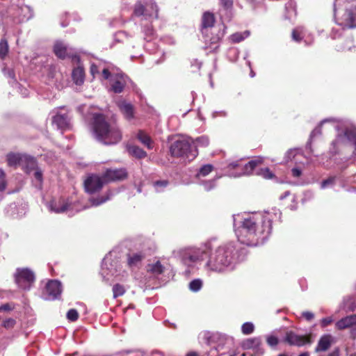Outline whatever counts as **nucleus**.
I'll use <instances>...</instances> for the list:
<instances>
[{"label":"nucleus","instance_id":"c9c22d12","mask_svg":"<svg viewBox=\"0 0 356 356\" xmlns=\"http://www.w3.org/2000/svg\"><path fill=\"white\" fill-rule=\"evenodd\" d=\"M219 5L225 11L231 13L234 6V0H218Z\"/></svg>","mask_w":356,"mask_h":356},{"label":"nucleus","instance_id":"9d476101","mask_svg":"<svg viewBox=\"0 0 356 356\" xmlns=\"http://www.w3.org/2000/svg\"><path fill=\"white\" fill-rule=\"evenodd\" d=\"M44 298L45 300H55L60 297L62 293L61 282L56 280H49L44 289Z\"/></svg>","mask_w":356,"mask_h":356},{"label":"nucleus","instance_id":"49530a36","mask_svg":"<svg viewBox=\"0 0 356 356\" xmlns=\"http://www.w3.org/2000/svg\"><path fill=\"white\" fill-rule=\"evenodd\" d=\"M15 323H16L15 320L10 318L5 320L3 322L2 325L6 329H10V328H13L14 327V325H15Z\"/></svg>","mask_w":356,"mask_h":356},{"label":"nucleus","instance_id":"412c9836","mask_svg":"<svg viewBox=\"0 0 356 356\" xmlns=\"http://www.w3.org/2000/svg\"><path fill=\"white\" fill-rule=\"evenodd\" d=\"M24 154L9 153L7 155L8 165L11 167L17 168L21 166Z\"/></svg>","mask_w":356,"mask_h":356},{"label":"nucleus","instance_id":"7ed1b4c3","mask_svg":"<svg viewBox=\"0 0 356 356\" xmlns=\"http://www.w3.org/2000/svg\"><path fill=\"white\" fill-rule=\"evenodd\" d=\"M233 252V247H219L210 257L207 265L212 270L222 271L232 263Z\"/></svg>","mask_w":356,"mask_h":356},{"label":"nucleus","instance_id":"5fc2aeb1","mask_svg":"<svg viewBox=\"0 0 356 356\" xmlns=\"http://www.w3.org/2000/svg\"><path fill=\"white\" fill-rule=\"evenodd\" d=\"M332 322V319L330 317L324 318L321 320V325L323 327H325L330 325Z\"/></svg>","mask_w":356,"mask_h":356},{"label":"nucleus","instance_id":"20e7f679","mask_svg":"<svg viewBox=\"0 0 356 356\" xmlns=\"http://www.w3.org/2000/svg\"><path fill=\"white\" fill-rule=\"evenodd\" d=\"M101 77L103 80L109 81L111 89H131L135 87L132 80L122 72L112 73L108 69L104 68Z\"/></svg>","mask_w":356,"mask_h":356},{"label":"nucleus","instance_id":"8fccbe9b","mask_svg":"<svg viewBox=\"0 0 356 356\" xmlns=\"http://www.w3.org/2000/svg\"><path fill=\"white\" fill-rule=\"evenodd\" d=\"M90 72L91 75L95 77V74L99 73V68L98 66L95 64H92L90 67Z\"/></svg>","mask_w":356,"mask_h":356},{"label":"nucleus","instance_id":"69168bd1","mask_svg":"<svg viewBox=\"0 0 356 356\" xmlns=\"http://www.w3.org/2000/svg\"><path fill=\"white\" fill-rule=\"evenodd\" d=\"M298 356H309V354L308 352H305V353L300 354Z\"/></svg>","mask_w":356,"mask_h":356},{"label":"nucleus","instance_id":"f704fd0d","mask_svg":"<svg viewBox=\"0 0 356 356\" xmlns=\"http://www.w3.org/2000/svg\"><path fill=\"white\" fill-rule=\"evenodd\" d=\"M213 170V166L211 164H205L202 165L200 170L196 177L199 176L205 177L209 175Z\"/></svg>","mask_w":356,"mask_h":356},{"label":"nucleus","instance_id":"5701e85b","mask_svg":"<svg viewBox=\"0 0 356 356\" xmlns=\"http://www.w3.org/2000/svg\"><path fill=\"white\" fill-rule=\"evenodd\" d=\"M127 151L130 155L138 159H144L147 155L145 151L136 145L128 146Z\"/></svg>","mask_w":356,"mask_h":356},{"label":"nucleus","instance_id":"13d9d810","mask_svg":"<svg viewBox=\"0 0 356 356\" xmlns=\"http://www.w3.org/2000/svg\"><path fill=\"white\" fill-rule=\"evenodd\" d=\"M232 39L236 42H241L243 38L240 34H234L232 35Z\"/></svg>","mask_w":356,"mask_h":356},{"label":"nucleus","instance_id":"aec40b11","mask_svg":"<svg viewBox=\"0 0 356 356\" xmlns=\"http://www.w3.org/2000/svg\"><path fill=\"white\" fill-rule=\"evenodd\" d=\"M205 257H207V253L205 251H198L195 252L193 254H186L183 256L182 259L186 264H188V261L195 262L197 261H202L204 259Z\"/></svg>","mask_w":356,"mask_h":356},{"label":"nucleus","instance_id":"3c124183","mask_svg":"<svg viewBox=\"0 0 356 356\" xmlns=\"http://www.w3.org/2000/svg\"><path fill=\"white\" fill-rule=\"evenodd\" d=\"M302 316L308 321H312L314 318V314L311 312H304Z\"/></svg>","mask_w":356,"mask_h":356},{"label":"nucleus","instance_id":"603ef678","mask_svg":"<svg viewBox=\"0 0 356 356\" xmlns=\"http://www.w3.org/2000/svg\"><path fill=\"white\" fill-rule=\"evenodd\" d=\"M13 309V307L9 303H6L0 306V312L11 311Z\"/></svg>","mask_w":356,"mask_h":356},{"label":"nucleus","instance_id":"393cba45","mask_svg":"<svg viewBox=\"0 0 356 356\" xmlns=\"http://www.w3.org/2000/svg\"><path fill=\"white\" fill-rule=\"evenodd\" d=\"M50 209L56 213H63L67 211L68 204L65 203L63 200H60L58 202L52 200L50 202Z\"/></svg>","mask_w":356,"mask_h":356},{"label":"nucleus","instance_id":"c03bdc74","mask_svg":"<svg viewBox=\"0 0 356 356\" xmlns=\"http://www.w3.org/2000/svg\"><path fill=\"white\" fill-rule=\"evenodd\" d=\"M169 184L168 180H158L153 182L154 187L159 191V188H165Z\"/></svg>","mask_w":356,"mask_h":356},{"label":"nucleus","instance_id":"4c0bfd02","mask_svg":"<svg viewBox=\"0 0 356 356\" xmlns=\"http://www.w3.org/2000/svg\"><path fill=\"white\" fill-rule=\"evenodd\" d=\"M193 143L195 145L193 149H197L196 148L198 146L204 147V146L208 145L209 139L207 137H204V136L199 137V138H196V140L193 142Z\"/></svg>","mask_w":356,"mask_h":356},{"label":"nucleus","instance_id":"c756f323","mask_svg":"<svg viewBox=\"0 0 356 356\" xmlns=\"http://www.w3.org/2000/svg\"><path fill=\"white\" fill-rule=\"evenodd\" d=\"M256 175L266 179H271L276 177L275 175L270 171L269 168H261L256 171Z\"/></svg>","mask_w":356,"mask_h":356},{"label":"nucleus","instance_id":"774afa93","mask_svg":"<svg viewBox=\"0 0 356 356\" xmlns=\"http://www.w3.org/2000/svg\"><path fill=\"white\" fill-rule=\"evenodd\" d=\"M278 356H288L286 354H280Z\"/></svg>","mask_w":356,"mask_h":356},{"label":"nucleus","instance_id":"680f3d73","mask_svg":"<svg viewBox=\"0 0 356 356\" xmlns=\"http://www.w3.org/2000/svg\"><path fill=\"white\" fill-rule=\"evenodd\" d=\"M6 179V173L0 168V180Z\"/></svg>","mask_w":356,"mask_h":356},{"label":"nucleus","instance_id":"9b49d317","mask_svg":"<svg viewBox=\"0 0 356 356\" xmlns=\"http://www.w3.org/2000/svg\"><path fill=\"white\" fill-rule=\"evenodd\" d=\"M106 184L102 176L92 175L84 181L85 190L88 193L93 194L102 190Z\"/></svg>","mask_w":356,"mask_h":356},{"label":"nucleus","instance_id":"0eeeda50","mask_svg":"<svg viewBox=\"0 0 356 356\" xmlns=\"http://www.w3.org/2000/svg\"><path fill=\"white\" fill-rule=\"evenodd\" d=\"M312 334L302 336L298 335L293 331H288L283 341L290 346H302L305 344H311L312 343Z\"/></svg>","mask_w":356,"mask_h":356},{"label":"nucleus","instance_id":"09e8293b","mask_svg":"<svg viewBox=\"0 0 356 356\" xmlns=\"http://www.w3.org/2000/svg\"><path fill=\"white\" fill-rule=\"evenodd\" d=\"M356 309V303L350 300L347 303V310L348 312H354Z\"/></svg>","mask_w":356,"mask_h":356},{"label":"nucleus","instance_id":"0e129e2a","mask_svg":"<svg viewBox=\"0 0 356 356\" xmlns=\"http://www.w3.org/2000/svg\"><path fill=\"white\" fill-rule=\"evenodd\" d=\"M186 356H198L197 353L196 352H190L188 353Z\"/></svg>","mask_w":356,"mask_h":356},{"label":"nucleus","instance_id":"cd10ccee","mask_svg":"<svg viewBox=\"0 0 356 356\" xmlns=\"http://www.w3.org/2000/svg\"><path fill=\"white\" fill-rule=\"evenodd\" d=\"M340 144H343L341 142V138H338L337 136V138L334 139L331 143V146L328 152L330 159H332L334 156L339 153V145Z\"/></svg>","mask_w":356,"mask_h":356},{"label":"nucleus","instance_id":"b1692460","mask_svg":"<svg viewBox=\"0 0 356 356\" xmlns=\"http://www.w3.org/2000/svg\"><path fill=\"white\" fill-rule=\"evenodd\" d=\"M216 19L214 15L209 11L204 13L202 17V27L204 29L213 26Z\"/></svg>","mask_w":356,"mask_h":356},{"label":"nucleus","instance_id":"6e6552de","mask_svg":"<svg viewBox=\"0 0 356 356\" xmlns=\"http://www.w3.org/2000/svg\"><path fill=\"white\" fill-rule=\"evenodd\" d=\"M55 55L60 59L64 60L66 58H70L73 62H76L78 64L80 63L81 59L76 53L68 51L67 46L60 41H57L53 49Z\"/></svg>","mask_w":356,"mask_h":356},{"label":"nucleus","instance_id":"de8ad7c7","mask_svg":"<svg viewBox=\"0 0 356 356\" xmlns=\"http://www.w3.org/2000/svg\"><path fill=\"white\" fill-rule=\"evenodd\" d=\"M34 170L35 171L34 173L35 178L40 182H42L43 179L42 170L38 167H37V169H35Z\"/></svg>","mask_w":356,"mask_h":356},{"label":"nucleus","instance_id":"a18cd8bd","mask_svg":"<svg viewBox=\"0 0 356 356\" xmlns=\"http://www.w3.org/2000/svg\"><path fill=\"white\" fill-rule=\"evenodd\" d=\"M336 181V177H330L321 182V187L325 188L328 186L334 185Z\"/></svg>","mask_w":356,"mask_h":356},{"label":"nucleus","instance_id":"338daca9","mask_svg":"<svg viewBox=\"0 0 356 356\" xmlns=\"http://www.w3.org/2000/svg\"><path fill=\"white\" fill-rule=\"evenodd\" d=\"M122 90H114V92H116V93H119V92H122Z\"/></svg>","mask_w":356,"mask_h":356},{"label":"nucleus","instance_id":"a19ab883","mask_svg":"<svg viewBox=\"0 0 356 356\" xmlns=\"http://www.w3.org/2000/svg\"><path fill=\"white\" fill-rule=\"evenodd\" d=\"M145 10V6L139 3L135 5L134 13L136 16L140 17L144 15Z\"/></svg>","mask_w":356,"mask_h":356},{"label":"nucleus","instance_id":"4d7b16f0","mask_svg":"<svg viewBox=\"0 0 356 356\" xmlns=\"http://www.w3.org/2000/svg\"><path fill=\"white\" fill-rule=\"evenodd\" d=\"M220 38L218 35L213 36L210 39V44H216L219 42Z\"/></svg>","mask_w":356,"mask_h":356},{"label":"nucleus","instance_id":"2f4dec72","mask_svg":"<svg viewBox=\"0 0 356 356\" xmlns=\"http://www.w3.org/2000/svg\"><path fill=\"white\" fill-rule=\"evenodd\" d=\"M148 271H150L152 273L160 275L162 274L164 271V267L162 266L159 261H157L154 264L148 265Z\"/></svg>","mask_w":356,"mask_h":356},{"label":"nucleus","instance_id":"7c9ffc66","mask_svg":"<svg viewBox=\"0 0 356 356\" xmlns=\"http://www.w3.org/2000/svg\"><path fill=\"white\" fill-rule=\"evenodd\" d=\"M9 47L8 41L6 38H2L0 40V58L4 60L8 55Z\"/></svg>","mask_w":356,"mask_h":356},{"label":"nucleus","instance_id":"72a5a7b5","mask_svg":"<svg viewBox=\"0 0 356 356\" xmlns=\"http://www.w3.org/2000/svg\"><path fill=\"white\" fill-rule=\"evenodd\" d=\"M109 198H110V195H109V193H108L105 195H102V196H100L98 197H92L90 199V202H91L92 205L98 206V205L105 202L108 200H109Z\"/></svg>","mask_w":356,"mask_h":356},{"label":"nucleus","instance_id":"37998d69","mask_svg":"<svg viewBox=\"0 0 356 356\" xmlns=\"http://www.w3.org/2000/svg\"><path fill=\"white\" fill-rule=\"evenodd\" d=\"M266 341L270 346L275 347L279 343V339L274 335H270L266 337Z\"/></svg>","mask_w":356,"mask_h":356},{"label":"nucleus","instance_id":"dca6fc26","mask_svg":"<svg viewBox=\"0 0 356 356\" xmlns=\"http://www.w3.org/2000/svg\"><path fill=\"white\" fill-rule=\"evenodd\" d=\"M118 105L120 111L127 120H131L134 118V107L131 103L126 101H121L118 102Z\"/></svg>","mask_w":356,"mask_h":356},{"label":"nucleus","instance_id":"ea45409f","mask_svg":"<svg viewBox=\"0 0 356 356\" xmlns=\"http://www.w3.org/2000/svg\"><path fill=\"white\" fill-rule=\"evenodd\" d=\"M241 330L244 334H250L254 332V326L252 323H245L242 325Z\"/></svg>","mask_w":356,"mask_h":356},{"label":"nucleus","instance_id":"58836bf2","mask_svg":"<svg viewBox=\"0 0 356 356\" xmlns=\"http://www.w3.org/2000/svg\"><path fill=\"white\" fill-rule=\"evenodd\" d=\"M202 286V282L199 279H196L190 282L189 289L193 291H197L201 289Z\"/></svg>","mask_w":356,"mask_h":356},{"label":"nucleus","instance_id":"4be33fe9","mask_svg":"<svg viewBox=\"0 0 356 356\" xmlns=\"http://www.w3.org/2000/svg\"><path fill=\"white\" fill-rule=\"evenodd\" d=\"M72 76L74 82L77 85H81L84 81L85 72L83 67L79 65L74 68L72 73Z\"/></svg>","mask_w":356,"mask_h":356},{"label":"nucleus","instance_id":"79ce46f5","mask_svg":"<svg viewBox=\"0 0 356 356\" xmlns=\"http://www.w3.org/2000/svg\"><path fill=\"white\" fill-rule=\"evenodd\" d=\"M67 318L70 321H76L79 318V313L76 309H71L67 313Z\"/></svg>","mask_w":356,"mask_h":356},{"label":"nucleus","instance_id":"a878e982","mask_svg":"<svg viewBox=\"0 0 356 356\" xmlns=\"http://www.w3.org/2000/svg\"><path fill=\"white\" fill-rule=\"evenodd\" d=\"M145 258V254L140 253H134L133 254H127V264L129 267L136 266Z\"/></svg>","mask_w":356,"mask_h":356},{"label":"nucleus","instance_id":"052dcab7","mask_svg":"<svg viewBox=\"0 0 356 356\" xmlns=\"http://www.w3.org/2000/svg\"><path fill=\"white\" fill-rule=\"evenodd\" d=\"M239 167V164L237 163H232L229 165V168L231 169H236Z\"/></svg>","mask_w":356,"mask_h":356},{"label":"nucleus","instance_id":"6e6d98bb","mask_svg":"<svg viewBox=\"0 0 356 356\" xmlns=\"http://www.w3.org/2000/svg\"><path fill=\"white\" fill-rule=\"evenodd\" d=\"M6 187H7L6 179L0 180V192L5 191Z\"/></svg>","mask_w":356,"mask_h":356},{"label":"nucleus","instance_id":"f8f14e48","mask_svg":"<svg viewBox=\"0 0 356 356\" xmlns=\"http://www.w3.org/2000/svg\"><path fill=\"white\" fill-rule=\"evenodd\" d=\"M52 122L57 126L58 129L62 131L70 129L72 127L70 119L67 114L57 113L53 117Z\"/></svg>","mask_w":356,"mask_h":356},{"label":"nucleus","instance_id":"423d86ee","mask_svg":"<svg viewBox=\"0 0 356 356\" xmlns=\"http://www.w3.org/2000/svg\"><path fill=\"white\" fill-rule=\"evenodd\" d=\"M16 284L22 289H29L35 280L33 271L28 268H17L15 275Z\"/></svg>","mask_w":356,"mask_h":356},{"label":"nucleus","instance_id":"f257e3e1","mask_svg":"<svg viewBox=\"0 0 356 356\" xmlns=\"http://www.w3.org/2000/svg\"><path fill=\"white\" fill-rule=\"evenodd\" d=\"M94 137L106 145H113L122 140V134L115 123L110 122L102 113H94L91 119Z\"/></svg>","mask_w":356,"mask_h":356},{"label":"nucleus","instance_id":"bf43d9fd","mask_svg":"<svg viewBox=\"0 0 356 356\" xmlns=\"http://www.w3.org/2000/svg\"><path fill=\"white\" fill-rule=\"evenodd\" d=\"M327 356H339V349L338 348H335Z\"/></svg>","mask_w":356,"mask_h":356},{"label":"nucleus","instance_id":"f3484780","mask_svg":"<svg viewBox=\"0 0 356 356\" xmlns=\"http://www.w3.org/2000/svg\"><path fill=\"white\" fill-rule=\"evenodd\" d=\"M356 324V314H351L342 318L336 323V327L338 330H342L349 328Z\"/></svg>","mask_w":356,"mask_h":356},{"label":"nucleus","instance_id":"4468645a","mask_svg":"<svg viewBox=\"0 0 356 356\" xmlns=\"http://www.w3.org/2000/svg\"><path fill=\"white\" fill-rule=\"evenodd\" d=\"M263 163L262 159H257L250 161L245 165L241 168V172L237 175H234V177H239L243 175H250L256 168Z\"/></svg>","mask_w":356,"mask_h":356},{"label":"nucleus","instance_id":"6ab92c4d","mask_svg":"<svg viewBox=\"0 0 356 356\" xmlns=\"http://www.w3.org/2000/svg\"><path fill=\"white\" fill-rule=\"evenodd\" d=\"M338 138H341L343 144L348 143L351 145L356 146V130L355 129H346L343 134L337 136Z\"/></svg>","mask_w":356,"mask_h":356},{"label":"nucleus","instance_id":"c85d7f7f","mask_svg":"<svg viewBox=\"0 0 356 356\" xmlns=\"http://www.w3.org/2000/svg\"><path fill=\"white\" fill-rule=\"evenodd\" d=\"M261 344V339L259 338L248 339L243 343V348L244 349H251L258 348Z\"/></svg>","mask_w":356,"mask_h":356},{"label":"nucleus","instance_id":"e433bc0d","mask_svg":"<svg viewBox=\"0 0 356 356\" xmlns=\"http://www.w3.org/2000/svg\"><path fill=\"white\" fill-rule=\"evenodd\" d=\"M113 297L115 298L118 296H122L125 289L124 286L120 284H115L113 287Z\"/></svg>","mask_w":356,"mask_h":356},{"label":"nucleus","instance_id":"bb28decb","mask_svg":"<svg viewBox=\"0 0 356 356\" xmlns=\"http://www.w3.org/2000/svg\"><path fill=\"white\" fill-rule=\"evenodd\" d=\"M137 138L146 146L148 149H151L153 148L152 140L151 138L144 132L143 130H139L137 134Z\"/></svg>","mask_w":356,"mask_h":356},{"label":"nucleus","instance_id":"39448f33","mask_svg":"<svg viewBox=\"0 0 356 356\" xmlns=\"http://www.w3.org/2000/svg\"><path fill=\"white\" fill-rule=\"evenodd\" d=\"M170 154L173 157H185L189 161L197 155V150L193 149L191 144L186 140H177L170 147Z\"/></svg>","mask_w":356,"mask_h":356},{"label":"nucleus","instance_id":"f03ea898","mask_svg":"<svg viewBox=\"0 0 356 356\" xmlns=\"http://www.w3.org/2000/svg\"><path fill=\"white\" fill-rule=\"evenodd\" d=\"M272 221L264 218L257 221L254 218H246L243 222L241 233L246 238L243 242L250 245H256L263 241L270 234Z\"/></svg>","mask_w":356,"mask_h":356},{"label":"nucleus","instance_id":"2eb2a0df","mask_svg":"<svg viewBox=\"0 0 356 356\" xmlns=\"http://www.w3.org/2000/svg\"><path fill=\"white\" fill-rule=\"evenodd\" d=\"M343 17L344 24L348 28H356V6L350 9H346Z\"/></svg>","mask_w":356,"mask_h":356},{"label":"nucleus","instance_id":"473e14b6","mask_svg":"<svg viewBox=\"0 0 356 356\" xmlns=\"http://www.w3.org/2000/svg\"><path fill=\"white\" fill-rule=\"evenodd\" d=\"M304 37V33L302 29L297 27L293 29L291 32L292 40L296 42H300Z\"/></svg>","mask_w":356,"mask_h":356},{"label":"nucleus","instance_id":"1a4fd4ad","mask_svg":"<svg viewBox=\"0 0 356 356\" xmlns=\"http://www.w3.org/2000/svg\"><path fill=\"white\" fill-rule=\"evenodd\" d=\"M104 183L108 184L113 181H122L127 178L128 173L125 168H108L102 174Z\"/></svg>","mask_w":356,"mask_h":356},{"label":"nucleus","instance_id":"864d4df0","mask_svg":"<svg viewBox=\"0 0 356 356\" xmlns=\"http://www.w3.org/2000/svg\"><path fill=\"white\" fill-rule=\"evenodd\" d=\"M291 174H292L293 177H299L302 175V170L300 168H293L291 170Z\"/></svg>","mask_w":356,"mask_h":356},{"label":"nucleus","instance_id":"a211bd4d","mask_svg":"<svg viewBox=\"0 0 356 356\" xmlns=\"http://www.w3.org/2000/svg\"><path fill=\"white\" fill-rule=\"evenodd\" d=\"M332 342V337L330 334L322 336L318 341L315 351L317 353L327 351L330 348Z\"/></svg>","mask_w":356,"mask_h":356},{"label":"nucleus","instance_id":"e2e57ef3","mask_svg":"<svg viewBox=\"0 0 356 356\" xmlns=\"http://www.w3.org/2000/svg\"><path fill=\"white\" fill-rule=\"evenodd\" d=\"M290 195V191H286V192H284V193L280 196V200H283L284 199L285 197H286L287 196H289Z\"/></svg>","mask_w":356,"mask_h":356},{"label":"nucleus","instance_id":"ddd939ff","mask_svg":"<svg viewBox=\"0 0 356 356\" xmlns=\"http://www.w3.org/2000/svg\"><path fill=\"white\" fill-rule=\"evenodd\" d=\"M21 167L26 174H30L33 170L37 169V159L33 156L24 154Z\"/></svg>","mask_w":356,"mask_h":356}]
</instances>
